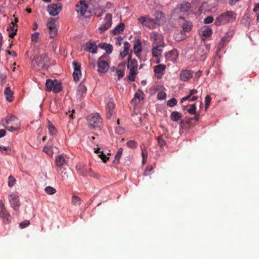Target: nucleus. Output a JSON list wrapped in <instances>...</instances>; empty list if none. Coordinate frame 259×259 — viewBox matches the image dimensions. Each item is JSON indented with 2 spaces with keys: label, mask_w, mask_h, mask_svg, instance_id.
I'll return each mask as SVG.
<instances>
[{
  "label": "nucleus",
  "mask_w": 259,
  "mask_h": 259,
  "mask_svg": "<svg viewBox=\"0 0 259 259\" xmlns=\"http://www.w3.org/2000/svg\"><path fill=\"white\" fill-rule=\"evenodd\" d=\"M33 67H37L44 70L49 66V58L47 54H43L40 56H35L32 61Z\"/></svg>",
  "instance_id": "1"
},
{
  "label": "nucleus",
  "mask_w": 259,
  "mask_h": 259,
  "mask_svg": "<svg viewBox=\"0 0 259 259\" xmlns=\"http://www.w3.org/2000/svg\"><path fill=\"white\" fill-rule=\"evenodd\" d=\"M127 68L130 69L128 78L130 80L134 81L135 75L137 74L138 63L136 59H132L131 56H128Z\"/></svg>",
  "instance_id": "2"
},
{
  "label": "nucleus",
  "mask_w": 259,
  "mask_h": 259,
  "mask_svg": "<svg viewBox=\"0 0 259 259\" xmlns=\"http://www.w3.org/2000/svg\"><path fill=\"white\" fill-rule=\"evenodd\" d=\"M109 56L104 54L101 56L98 60V71L101 73H106L109 68V65L107 62V60L109 59Z\"/></svg>",
  "instance_id": "3"
},
{
  "label": "nucleus",
  "mask_w": 259,
  "mask_h": 259,
  "mask_svg": "<svg viewBox=\"0 0 259 259\" xmlns=\"http://www.w3.org/2000/svg\"><path fill=\"white\" fill-rule=\"evenodd\" d=\"M89 125L94 128H99L101 124V118L98 114L91 115L88 116Z\"/></svg>",
  "instance_id": "4"
},
{
  "label": "nucleus",
  "mask_w": 259,
  "mask_h": 259,
  "mask_svg": "<svg viewBox=\"0 0 259 259\" xmlns=\"http://www.w3.org/2000/svg\"><path fill=\"white\" fill-rule=\"evenodd\" d=\"M232 18V12H227L222 14L215 21V25L220 26L229 22Z\"/></svg>",
  "instance_id": "5"
},
{
  "label": "nucleus",
  "mask_w": 259,
  "mask_h": 259,
  "mask_svg": "<svg viewBox=\"0 0 259 259\" xmlns=\"http://www.w3.org/2000/svg\"><path fill=\"white\" fill-rule=\"evenodd\" d=\"M47 10L51 16H57L62 10V6L60 3L52 4L48 6Z\"/></svg>",
  "instance_id": "6"
},
{
  "label": "nucleus",
  "mask_w": 259,
  "mask_h": 259,
  "mask_svg": "<svg viewBox=\"0 0 259 259\" xmlns=\"http://www.w3.org/2000/svg\"><path fill=\"white\" fill-rule=\"evenodd\" d=\"M18 195L16 194H12L9 196V200L12 207L15 210H18V207L20 205V203L18 199Z\"/></svg>",
  "instance_id": "7"
},
{
  "label": "nucleus",
  "mask_w": 259,
  "mask_h": 259,
  "mask_svg": "<svg viewBox=\"0 0 259 259\" xmlns=\"http://www.w3.org/2000/svg\"><path fill=\"white\" fill-rule=\"evenodd\" d=\"M73 65L74 66V72L73 73V76L74 78V80L75 81H77L79 80V75H81V71H80V65L78 64L77 62L76 61L73 62Z\"/></svg>",
  "instance_id": "8"
},
{
  "label": "nucleus",
  "mask_w": 259,
  "mask_h": 259,
  "mask_svg": "<svg viewBox=\"0 0 259 259\" xmlns=\"http://www.w3.org/2000/svg\"><path fill=\"white\" fill-rule=\"evenodd\" d=\"M0 217H1L4 220V221H5V220L6 221H8L10 214L7 212L5 207L4 204L2 200H0Z\"/></svg>",
  "instance_id": "9"
},
{
  "label": "nucleus",
  "mask_w": 259,
  "mask_h": 259,
  "mask_svg": "<svg viewBox=\"0 0 259 259\" xmlns=\"http://www.w3.org/2000/svg\"><path fill=\"white\" fill-rule=\"evenodd\" d=\"M88 6L84 2H80L79 4L76 6V10L78 13H80L81 15H84L87 11Z\"/></svg>",
  "instance_id": "10"
},
{
  "label": "nucleus",
  "mask_w": 259,
  "mask_h": 259,
  "mask_svg": "<svg viewBox=\"0 0 259 259\" xmlns=\"http://www.w3.org/2000/svg\"><path fill=\"white\" fill-rule=\"evenodd\" d=\"M178 56V53L176 50H172L166 53L165 55V59L170 61H175L176 60Z\"/></svg>",
  "instance_id": "11"
},
{
  "label": "nucleus",
  "mask_w": 259,
  "mask_h": 259,
  "mask_svg": "<svg viewBox=\"0 0 259 259\" xmlns=\"http://www.w3.org/2000/svg\"><path fill=\"white\" fill-rule=\"evenodd\" d=\"M84 50L93 54H95L97 51V47L95 44L91 41L88 42L85 44V48Z\"/></svg>",
  "instance_id": "12"
},
{
  "label": "nucleus",
  "mask_w": 259,
  "mask_h": 259,
  "mask_svg": "<svg viewBox=\"0 0 259 259\" xmlns=\"http://www.w3.org/2000/svg\"><path fill=\"white\" fill-rule=\"evenodd\" d=\"M6 121L7 124H12L16 126H19L20 125L18 118L14 115L7 117Z\"/></svg>",
  "instance_id": "13"
},
{
  "label": "nucleus",
  "mask_w": 259,
  "mask_h": 259,
  "mask_svg": "<svg viewBox=\"0 0 259 259\" xmlns=\"http://www.w3.org/2000/svg\"><path fill=\"white\" fill-rule=\"evenodd\" d=\"M115 104L113 102H109V103H108L106 109V116L107 118H110V117L112 116Z\"/></svg>",
  "instance_id": "14"
},
{
  "label": "nucleus",
  "mask_w": 259,
  "mask_h": 259,
  "mask_svg": "<svg viewBox=\"0 0 259 259\" xmlns=\"http://www.w3.org/2000/svg\"><path fill=\"white\" fill-rule=\"evenodd\" d=\"M159 24V20L157 19H147L145 26L150 28H153L155 27L156 24Z\"/></svg>",
  "instance_id": "15"
},
{
  "label": "nucleus",
  "mask_w": 259,
  "mask_h": 259,
  "mask_svg": "<svg viewBox=\"0 0 259 259\" xmlns=\"http://www.w3.org/2000/svg\"><path fill=\"white\" fill-rule=\"evenodd\" d=\"M192 73L189 70H184L180 75V79L183 81H186L188 80L192 77Z\"/></svg>",
  "instance_id": "16"
},
{
  "label": "nucleus",
  "mask_w": 259,
  "mask_h": 259,
  "mask_svg": "<svg viewBox=\"0 0 259 259\" xmlns=\"http://www.w3.org/2000/svg\"><path fill=\"white\" fill-rule=\"evenodd\" d=\"M86 87L82 83H80L77 89L76 95L78 97H81L83 94H85L87 92Z\"/></svg>",
  "instance_id": "17"
},
{
  "label": "nucleus",
  "mask_w": 259,
  "mask_h": 259,
  "mask_svg": "<svg viewBox=\"0 0 259 259\" xmlns=\"http://www.w3.org/2000/svg\"><path fill=\"white\" fill-rule=\"evenodd\" d=\"M73 171L70 168H64L62 171V177L65 179H69L72 177Z\"/></svg>",
  "instance_id": "18"
},
{
  "label": "nucleus",
  "mask_w": 259,
  "mask_h": 259,
  "mask_svg": "<svg viewBox=\"0 0 259 259\" xmlns=\"http://www.w3.org/2000/svg\"><path fill=\"white\" fill-rule=\"evenodd\" d=\"M4 94L6 95V99L9 102H12L13 100V92L10 90V87H7L5 90Z\"/></svg>",
  "instance_id": "19"
},
{
  "label": "nucleus",
  "mask_w": 259,
  "mask_h": 259,
  "mask_svg": "<svg viewBox=\"0 0 259 259\" xmlns=\"http://www.w3.org/2000/svg\"><path fill=\"white\" fill-rule=\"evenodd\" d=\"M7 31H11L9 34V36L11 38H13L16 34V32L17 31V27L14 25V23L13 22H11L10 26L7 28Z\"/></svg>",
  "instance_id": "20"
},
{
  "label": "nucleus",
  "mask_w": 259,
  "mask_h": 259,
  "mask_svg": "<svg viewBox=\"0 0 259 259\" xmlns=\"http://www.w3.org/2000/svg\"><path fill=\"white\" fill-rule=\"evenodd\" d=\"M99 47L104 49L107 54H111L112 51V46L110 44L106 43H101L99 45Z\"/></svg>",
  "instance_id": "21"
},
{
  "label": "nucleus",
  "mask_w": 259,
  "mask_h": 259,
  "mask_svg": "<svg viewBox=\"0 0 259 259\" xmlns=\"http://www.w3.org/2000/svg\"><path fill=\"white\" fill-rule=\"evenodd\" d=\"M124 28V24L123 23H119L113 30V34L116 35L123 31Z\"/></svg>",
  "instance_id": "22"
},
{
  "label": "nucleus",
  "mask_w": 259,
  "mask_h": 259,
  "mask_svg": "<svg viewBox=\"0 0 259 259\" xmlns=\"http://www.w3.org/2000/svg\"><path fill=\"white\" fill-rule=\"evenodd\" d=\"M122 148H120L118 149L116 155L114 157V160L113 161V164L117 165L119 163L120 158L122 153Z\"/></svg>",
  "instance_id": "23"
},
{
  "label": "nucleus",
  "mask_w": 259,
  "mask_h": 259,
  "mask_svg": "<svg viewBox=\"0 0 259 259\" xmlns=\"http://www.w3.org/2000/svg\"><path fill=\"white\" fill-rule=\"evenodd\" d=\"M65 162V159L62 155L58 156L55 160V163L58 167H61Z\"/></svg>",
  "instance_id": "24"
},
{
  "label": "nucleus",
  "mask_w": 259,
  "mask_h": 259,
  "mask_svg": "<svg viewBox=\"0 0 259 259\" xmlns=\"http://www.w3.org/2000/svg\"><path fill=\"white\" fill-rule=\"evenodd\" d=\"M170 117L172 121H177L181 118L182 114L177 111H174L171 113Z\"/></svg>",
  "instance_id": "25"
},
{
  "label": "nucleus",
  "mask_w": 259,
  "mask_h": 259,
  "mask_svg": "<svg viewBox=\"0 0 259 259\" xmlns=\"http://www.w3.org/2000/svg\"><path fill=\"white\" fill-rule=\"evenodd\" d=\"M134 51L136 55L141 52V42L139 39H138L135 42L134 46Z\"/></svg>",
  "instance_id": "26"
},
{
  "label": "nucleus",
  "mask_w": 259,
  "mask_h": 259,
  "mask_svg": "<svg viewBox=\"0 0 259 259\" xmlns=\"http://www.w3.org/2000/svg\"><path fill=\"white\" fill-rule=\"evenodd\" d=\"M55 80L53 81L51 79H47L46 82V90L47 91L50 92L51 91L54 87Z\"/></svg>",
  "instance_id": "27"
},
{
  "label": "nucleus",
  "mask_w": 259,
  "mask_h": 259,
  "mask_svg": "<svg viewBox=\"0 0 259 259\" xmlns=\"http://www.w3.org/2000/svg\"><path fill=\"white\" fill-rule=\"evenodd\" d=\"M165 68L166 66L163 64L156 65L154 67V72L156 74L160 73L165 69Z\"/></svg>",
  "instance_id": "28"
},
{
  "label": "nucleus",
  "mask_w": 259,
  "mask_h": 259,
  "mask_svg": "<svg viewBox=\"0 0 259 259\" xmlns=\"http://www.w3.org/2000/svg\"><path fill=\"white\" fill-rule=\"evenodd\" d=\"M162 52L161 49L159 46L154 47L152 50V53L153 57H158Z\"/></svg>",
  "instance_id": "29"
},
{
  "label": "nucleus",
  "mask_w": 259,
  "mask_h": 259,
  "mask_svg": "<svg viewBox=\"0 0 259 259\" xmlns=\"http://www.w3.org/2000/svg\"><path fill=\"white\" fill-rule=\"evenodd\" d=\"M56 21V19L53 18H50L47 23V27L48 28L55 27H56V25L55 22Z\"/></svg>",
  "instance_id": "30"
},
{
  "label": "nucleus",
  "mask_w": 259,
  "mask_h": 259,
  "mask_svg": "<svg viewBox=\"0 0 259 259\" xmlns=\"http://www.w3.org/2000/svg\"><path fill=\"white\" fill-rule=\"evenodd\" d=\"M48 29H49V33L50 38H53L55 37L57 35L58 29L56 27L49 28Z\"/></svg>",
  "instance_id": "31"
},
{
  "label": "nucleus",
  "mask_w": 259,
  "mask_h": 259,
  "mask_svg": "<svg viewBox=\"0 0 259 259\" xmlns=\"http://www.w3.org/2000/svg\"><path fill=\"white\" fill-rule=\"evenodd\" d=\"M229 41L227 37H223L218 45V49L221 50L224 48L225 45Z\"/></svg>",
  "instance_id": "32"
},
{
  "label": "nucleus",
  "mask_w": 259,
  "mask_h": 259,
  "mask_svg": "<svg viewBox=\"0 0 259 259\" xmlns=\"http://www.w3.org/2000/svg\"><path fill=\"white\" fill-rule=\"evenodd\" d=\"M61 90V85L60 83H59L57 80H55V83L54 84L53 89L52 91L55 93H57L59 92Z\"/></svg>",
  "instance_id": "33"
},
{
  "label": "nucleus",
  "mask_w": 259,
  "mask_h": 259,
  "mask_svg": "<svg viewBox=\"0 0 259 259\" xmlns=\"http://www.w3.org/2000/svg\"><path fill=\"white\" fill-rule=\"evenodd\" d=\"M191 5L188 2L184 3L181 4L180 10L182 12H186L190 8Z\"/></svg>",
  "instance_id": "34"
},
{
  "label": "nucleus",
  "mask_w": 259,
  "mask_h": 259,
  "mask_svg": "<svg viewBox=\"0 0 259 259\" xmlns=\"http://www.w3.org/2000/svg\"><path fill=\"white\" fill-rule=\"evenodd\" d=\"M81 200L79 197L76 195H73L72 197V202L75 205H80Z\"/></svg>",
  "instance_id": "35"
},
{
  "label": "nucleus",
  "mask_w": 259,
  "mask_h": 259,
  "mask_svg": "<svg viewBox=\"0 0 259 259\" xmlns=\"http://www.w3.org/2000/svg\"><path fill=\"white\" fill-rule=\"evenodd\" d=\"M192 26V23L190 22H187L186 23H184L182 26L183 30L185 32L189 31L191 29Z\"/></svg>",
  "instance_id": "36"
},
{
  "label": "nucleus",
  "mask_w": 259,
  "mask_h": 259,
  "mask_svg": "<svg viewBox=\"0 0 259 259\" xmlns=\"http://www.w3.org/2000/svg\"><path fill=\"white\" fill-rule=\"evenodd\" d=\"M46 192L50 195H52L56 192V190L55 188L51 186H48L45 189Z\"/></svg>",
  "instance_id": "37"
},
{
  "label": "nucleus",
  "mask_w": 259,
  "mask_h": 259,
  "mask_svg": "<svg viewBox=\"0 0 259 259\" xmlns=\"http://www.w3.org/2000/svg\"><path fill=\"white\" fill-rule=\"evenodd\" d=\"M142 95L143 93L142 92L139 91V92L136 93L135 95V98L132 100V102H135L136 104L137 99H138L139 101H140L141 99H143L142 97Z\"/></svg>",
  "instance_id": "38"
},
{
  "label": "nucleus",
  "mask_w": 259,
  "mask_h": 259,
  "mask_svg": "<svg viewBox=\"0 0 259 259\" xmlns=\"http://www.w3.org/2000/svg\"><path fill=\"white\" fill-rule=\"evenodd\" d=\"M49 130L50 134L52 135L56 134L57 130L55 126L50 122V121H49Z\"/></svg>",
  "instance_id": "39"
},
{
  "label": "nucleus",
  "mask_w": 259,
  "mask_h": 259,
  "mask_svg": "<svg viewBox=\"0 0 259 259\" xmlns=\"http://www.w3.org/2000/svg\"><path fill=\"white\" fill-rule=\"evenodd\" d=\"M211 34H212V30L211 28H210L209 27H207L202 32L203 35L205 37H209V36H211Z\"/></svg>",
  "instance_id": "40"
},
{
  "label": "nucleus",
  "mask_w": 259,
  "mask_h": 259,
  "mask_svg": "<svg viewBox=\"0 0 259 259\" xmlns=\"http://www.w3.org/2000/svg\"><path fill=\"white\" fill-rule=\"evenodd\" d=\"M30 222L29 220H25L19 224L20 229H24L29 226Z\"/></svg>",
  "instance_id": "41"
},
{
  "label": "nucleus",
  "mask_w": 259,
  "mask_h": 259,
  "mask_svg": "<svg viewBox=\"0 0 259 259\" xmlns=\"http://www.w3.org/2000/svg\"><path fill=\"white\" fill-rule=\"evenodd\" d=\"M99 157L102 159L103 162L106 163L109 159V157H107L103 152L101 151L100 154L98 155Z\"/></svg>",
  "instance_id": "42"
},
{
  "label": "nucleus",
  "mask_w": 259,
  "mask_h": 259,
  "mask_svg": "<svg viewBox=\"0 0 259 259\" xmlns=\"http://www.w3.org/2000/svg\"><path fill=\"white\" fill-rule=\"evenodd\" d=\"M164 17V15L161 11H157L156 12V17L155 19L159 20V23L160 22L161 20H163Z\"/></svg>",
  "instance_id": "43"
},
{
  "label": "nucleus",
  "mask_w": 259,
  "mask_h": 259,
  "mask_svg": "<svg viewBox=\"0 0 259 259\" xmlns=\"http://www.w3.org/2000/svg\"><path fill=\"white\" fill-rule=\"evenodd\" d=\"M39 33L38 32H34L31 35V41L34 42H36L39 38Z\"/></svg>",
  "instance_id": "44"
},
{
  "label": "nucleus",
  "mask_w": 259,
  "mask_h": 259,
  "mask_svg": "<svg viewBox=\"0 0 259 259\" xmlns=\"http://www.w3.org/2000/svg\"><path fill=\"white\" fill-rule=\"evenodd\" d=\"M158 145L160 147H163L165 145V142L162 138V136H160L157 138Z\"/></svg>",
  "instance_id": "45"
},
{
  "label": "nucleus",
  "mask_w": 259,
  "mask_h": 259,
  "mask_svg": "<svg viewBox=\"0 0 259 259\" xmlns=\"http://www.w3.org/2000/svg\"><path fill=\"white\" fill-rule=\"evenodd\" d=\"M177 103V101L175 98H172L170 100H169L167 101V105L169 107H173L176 105Z\"/></svg>",
  "instance_id": "46"
},
{
  "label": "nucleus",
  "mask_w": 259,
  "mask_h": 259,
  "mask_svg": "<svg viewBox=\"0 0 259 259\" xmlns=\"http://www.w3.org/2000/svg\"><path fill=\"white\" fill-rule=\"evenodd\" d=\"M196 107L195 104L191 105V108L188 110V112L191 114H196Z\"/></svg>",
  "instance_id": "47"
},
{
  "label": "nucleus",
  "mask_w": 259,
  "mask_h": 259,
  "mask_svg": "<svg viewBox=\"0 0 259 259\" xmlns=\"http://www.w3.org/2000/svg\"><path fill=\"white\" fill-rule=\"evenodd\" d=\"M16 182V179L13 176H11L9 177L8 185L9 187H12L14 185Z\"/></svg>",
  "instance_id": "48"
},
{
  "label": "nucleus",
  "mask_w": 259,
  "mask_h": 259,
  "mask_svg": "<svg viewBox=\"0 0 259 259\" xmlns=\"http://www.w3.org/2000/svg\"><path fill=\"white\" fill-rule=\"evenodd\" d=\"M19 127V126H16L11 124L10 125H8V126L5 127L9 131H10L11 132H13V131H15L16 130H18Z\"/></svg>",
  "instance_id": "49"
},
{
  "label": "nucleus",
  "mask_w": 259,
  "mask_h": 259,
  "mask_svg": "<svg viewBox=\"0 0 259 259\" xmlns=\"http://www.w3.org/2000/svg\"><path fill=\"white\" fill-rule=\"evenodd\" d=\"M126 145L130 148H135L136 147V142L134 140L129 141L127 142Z\"/></svg>",
  "instance_id": "50"
},
{
  "label": "nucleus",
  "mask_w": 259,
  "mask_h": 259,
  "mask_svg": "<svg viewBox=\"0 0 259 259\" xmlns=\"http://www.w3.org/2000/svg\"><path fill=\"white\" fill-rule=\"evenodd\" d=\"M110 26L109 23H105L104 24H102L99 28L100 30L101 31H105L109 28V27Z\"/></svg>",
  "instance_id": "51"
},
{
  "label": "nucleus",
  "mask_w": 259,
  "mask_h": 259,
  "mask_svg": "<svg viewBox=\"0 0 259 259\" xmlns=\"http://www.w3.org/2000/svg\"><path fill=\"white\" fill-rule=\"evenodd\" d=\"M105 21L106 23H109L110 25H111L112 23V16L111 14H107L105 17Z\"/></svg>",
  "instance_id": "52"
},
{
  "label": "nucleus",
  "mask_w": 259,
  "mask_h": 259,
  "mask_svg": "<svg viewBox=\"0 0 259 259\" xmlns=\"http://www.w3.org/2000/svg\"><path fill=\"white\" fill-rule=\"evenodd\" d=\"M213 18L212 16H208L204 19L205 24H209L213 22Z\"/></svg>",
  "instance_id": "53"
},
{
  "label": "nucleus",
  "mask_w": 259,
  "mask_h": 259,
  "mask_svg": "<svg viewBox=\"0 0 259 259\" xmlns=\"http://www.w3.org/2000/svg\"><path fill=\"white\" fill-rule=\"evenodd\" d=\"M166 97V94L163 92H160L157 94V98L159 100L164 99Z\"/></svg>",
  "instance_id": "54"
},
{
  "label": "nucleus",
  "mask_w": 259,
  "mask_h": 259,
  "mask_svg": "<svg viewBox=\"0 0 259 259\" xmlns=\"http://www.w3.org/2000/svg\"><path fill=\"white\" fill-rule=\"evenodd\" d=\"M211 101V98L209 96H206L205 97V108L206 109L209 106Z\"/></svg>",
  "instance_id": "55"
},
{
  "label": "nucleus",
  "mask_w": 259,
  "mask_h": 259,
  "mask_svg": "<svg viewBox=\"0 0 259 259\" xmlns=\"http://www.w3.org/2000/svg\"><path fill=\"white\" fill-rule=\"evenodd\" d=\"M116 73L118 76V79L119 80L124 75V72L121 69H116Z\"/></svg>",
  "instance_id": "56"
},
{
  "label": "nucleus",
  "mask_w": 259,
  "mask_h": 259,
  "mask_svg": "<svg viewBox=\"0 0 259 259\" xmlns=\"http://www.w3.org/2000/svg\"><path fill=\"white\" fill-rule=\"evenodd\" d=\"M124 45V49L123 51L124 52H127L128 53L129 49L131 47L130 44L127 41H125L123 44Z\"/></svg>",
  "instance_id": "57"
},
{
  "label": "nucleus",
  "mask_w": 259,
  "mask_h": 259,
  "mask_svg": "<svg viewBox=\"0 0 259 259\" xmlns=\"http://www.w3.org/2000/svg\"><path fill=\"white\" fill-rule=\"evenodd\" d=\"M142 163L143 164H144L147 160V154L145 153L143 151L142 152Z\"/></svg>",
  "instance_id": "58"
},
{
  "label": "nucleus",
  "mask_w": 259,
  "mask_h": 259,
  "mask_svg": "<svg viewBox=\"0 0 259 259\" xmlns=\"http://www.w3.org/2000/svg\"><path fill=\"white\" fill-rule=\"evenodd\" d=\"M138 20L141 23L145 25L147 19L144 17H141L138 18Z\"/></svg>",
  "instance_id": "59"
},
{
  "label": "nucleus",
  "mask_w": 259,
  "mask_h": 259,
  "mask_svg": "<svg viewBox=\"0 0 259 259\" xmlns=\"http://www.w3.org/2000/svg\"><path fill=\"white\" fill-rule=\"evenodd\" d=\"M7 53L9 55L12 56L13 57L17 56V53L15 51H11L10 50H7Z\"/></svg>",
  "instance_id": "60"
},
{
  "label": "nucleus",
  "mask_w": 259,
  "mask_h": 259,
  "mask_svg": "<svg viewBox=\"0 0 259 259\" xmlns=\"http://www.w3.org/2000/svg\"><path fill=\"white\" fill-rule=\"evenodd\" d=\"M91 176L95 178V179H99L100 178V176L97 173H96V172H93Z\"/></svg>",
  "instance_id": "61"
},
{
  "label": "nucleus",
  "mask_w": 259,
  "mask_h": 259,
  "mask_svg": "<svg viewBox=\"0 0 259 259\" xmlns=\"http://www.w3.org/2000/svg\"><path fill=\"white\" fill-rule=\"evenodd\" d=\"M128 54V52H124V51H123L122 52H121L120 53V57L123 59V58H124L127 54Z\"/></svg>",
  "instance_id": "62"
},
{
  "label": "nucleus",
  "mask_w": 259,
  "mask_h": 259,
  "mask_svg": "<svg viewBox=\"0 0 259 259\" xmlns=\"http://www.w3.org/2000/svg\"><path fill=\"white\" fill-rule=\"evenodd\" d=\"M6 77H7V76L6 74H1V75H0V80L1 81H3L5 79H6Z\"/></svg>",
  "instance_id": "63"
},
{
  "label": "nucleus",
  "mask_w": 259,
  "mask_h": 259,
  "mask_svg": "<svg viewBox=\"0 0 259 259\" xmlns=\"http://www.w3.org/2000/svg\"><path fill=\"white\" fill-rule=\"evenodd\" d=\"M253 11L254 12H259V3L256 5L253 9Z\"/></svg>",
  "instance_id": "64"
}]
</instances>
